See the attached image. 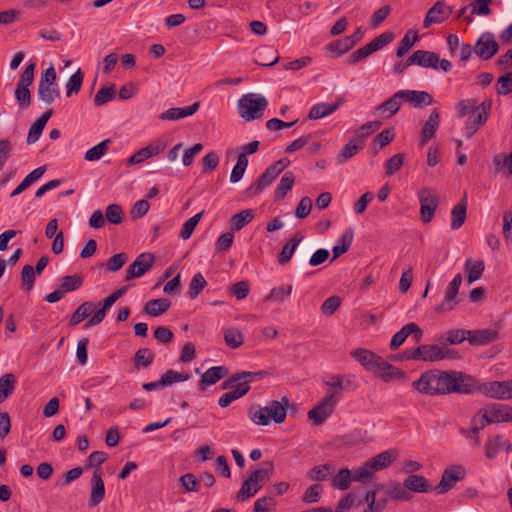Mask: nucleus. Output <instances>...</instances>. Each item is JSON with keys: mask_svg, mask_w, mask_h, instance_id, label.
<instances>
[{"mask_svg": "<svg viewBox=\"0 0 512 512\" xmlns=\"http://www.w3.org/2000/svg\"><path fill=\"white\" fill-rule=\"evenodd\" d=\"M412 387L421 394L436 396L448 394H472L473 377L456 370L431 369L423 372L412 382Z\"/></svg>", "mask_w": 512, "mask_h": 512, "instance_id": "obj_1", "label": "nucleus"}, {"mask_svg": "<svg viewBox=\"0 0 512 512\" xmlns=\"http://www.w3.org/2000/svg\"><path fill=\"white\" fill-rule=\"evenodd\" d=\"M268 106L267 99L257 93L243 95L238 101V113L246 121L260 119Z\"/></svg>", "mask_w": 512, "mask_h": 512, "instance_id": "obj_2", "label": "nucleus"}, {"mask_svg": "<svg viewBox=\"0 0 512 512\" xmlns=\"http://www.w3.org/2000/svg\"><path fill=\"white\" fill-rule=\"evenodd\" d=\"M267 375L268 373L264 370L257 372L242 371L233 374L231 377L225 380L222 383L221 388L230 389V391L235 392L239 398H242L249 392L251 382L262 379Z\"/></svg>", "mask_w": 512, "mask_h": 512, "instance_id": "obj_3", "label": "nucleus"}, {"mask_svg": "<svg viewBox=\"0 0 512 512\" xmlns=\"http://www.w3.org/2000/svg\"><path fill=\"white\" fill-rule=\"evenodd\" d=\"M341 397L335 390H328L322 400L308 412V418L313 420L315 425H321L333 413L334 407Z\"/></svg>", "mask_w": 512, "mask_h": 512, "instance_id": "obj_4", "label": "nucleus"}, {"mask_svg": "<svg viewBox=\"0 0 512 512\" xmlns=\"http://www.w3.org/2000/svg\"><path fill=\"white\" fill-rule=\"evenodd\" d=\"M473 384V393L479 391L490 398L499 400L512 399L511 380L491 381L478 384V381L473 378Z\"/></svg>", "mask_w": 512, "mask_h": 512, "instance_id": "obj_5", "label": "nucleus"}, {"mask_svg": "<svg viewBox=\"0 0 512 512\" xmlns=\"http://www.w3.org/2000/svg\"><path fill=\"white\" fill-rule=\"evenodd\" d=\"M466 468L461 464H453L443 470L440 482L434 487L437 494L443 495L453 489L457 482L466 477Z\"/></svg>", "mask_w": 512, "mask_h": 512, "instance_id": "obj_6", "label": "nucleus"}, {"mask_svg": "<svg viewBox=\"0 0 512 512\" xmlns=\"http://www.w3.org/2000/svg\"><path fill=\"white\" fill-rule=\"evenodd\" d=\"M445 356L442 348L436 344H423L403 352V359L425 362H437L445 359Z\"/></svg>", "mask_w": 512, "mask_h": 512, "instance_id": "obj_7", "label": "nucleus"}, {"mask_svg": "<svg viewBox=\"0 0 512 512\" xmlns=\"http://www.w3.org/2000/svg\"><path fill=\"white\" fill-rule=\"evenodd\" d=\"M418 198L420 202L421 220L424 223H429L434 217V213L438 207V196L432 188L424 187L418 192Z\"/></svg>", "mask_w": 512, "mask_h": 512, "instance_id": "obj_8", "label": "nucleus"}, {"mask_svg": "<svg viewBox=\"0 0 512 512\" xmlns=\"http://www.w3.org/2000/svg\"><path fill=\"white\" fill-rule=\"evenodd\" d=\"M453 13V7L447 5L445 1H436L427 11L423 20V28L427 29L433 24H441L450 18Z\"/></svg>", "mask_w": 512, "mask_h": 512, "instance_id": "obj_9", "label": "nucleus"}, {"mask_svg": "<svg viewBox=\"0 0 512 512\" xmlns=\"http://www.w3.org/2000/svg\"><path fill=\"white\" fill-rule=\"evenodd\" d=\"M155 263V256L152 253L144 252L136 257L134 262L127 268L125 280L130 281L139 278L148 272Z\"/></svg>", "mask_w": 512, "mask_h": 512, "instance_id": "obj_10", "label": "nucleus"}, {"mask_svg": "<svg viewBox=\"0 0 512 512\" xmlns=\"http://www.w3.org/2000/svg\"><path fill=\"white\" fill-rule=\"evenodd\" d=\"M462 283V276L460 273L454 276L451 282L448 285L447 291L445 293L444 300L437 306H435L434 311L436 313H446L454 309V307L458 304L457 295L459 292L460 285Z\"/></svg>", "mask_w": 512, "mask_h": 512, "instance_id": "obj_11", "label": "nucleus"}, {"mask_svg": "<svg viewBox=\"0 0 512 512\" xmlns=\"http://www.w3.org/2000/svg\"><path fill=\"white\" fill-rule=\"evenodd\" d=\"M499 50V44L490 32L483 33L474 45L475 54L482 60L491 59Z\"/></svg>", "mask_w": 512, "mask_h": 512, "instance_id": "obj_12", "label": "nucleus"}, {"mask_svg": "<svg viewBox=\"0 0 512 512\" xmlns=\"http://www.w3.org/2000/svg\"><path fill=\"white\" fill-rule=\"evenodd\" d=\"M279 176L276 170L270 165L265 171L257 178V180L251 183L244 191V195L247 198H252L259 195L266 187Z\"/></svg>", "mask_w": 512, "mask_h": 512, "instance_id": "obj_13", "label": "nucleus"}, {"mask_svg": "<svg viewBox=\"0 0 512 512\" xmlns=\"http://www.w3.org/2000/svg\"><path fill=\"white\" fill-rule=\"evenodd\" d=\"M105 497V484L102 479L101 469L98 467L94 470L91 478V493L88 501L89 507L98 506Z\"/></svg>", "mask_w": 512, "mask_h": 512, "instance_id": "obj_14", "label": "nucleus"}, {"mask_svg": "<svg viewBox=\"0 0 512 512\" xmlns=\"http://www.w3.org/2000/svg\"><path fill=\"white\" fill-rule=\"evenodd\" d=\"M411 334H414L416 342H419L422 338L423 332L416 323L410 322L404 325L400 331L393 335L390 341V349H398Z\"/></svg>", "mask_w": 512, "mask_h": 512, "instance_id": "obj_15", "label": "nucleus"}, {"mask_svg": "<svg viewBox=\"0 0 512 512\" xmlns=\"http://www.w3.org/2000/svg\"><path fill=\"white\" fill-rule=\"evenodd\" d=\"M371 372L385 382H389L403 376V372L399 368L388 363L380 356L378 357V361H376L374 369Z\"/></svg>", "mask_w": 512, "mask_h": 512, "instance_id": "obj_16", "label": "nucleus"}, {"mask_svg": "<svg viewBox=\"0 0 512 512\" xmlns=\"http://www.w3.org/2000/svg\"><path fill=\"white\" fill-rule=\"evenodd\" d=\"M403 101L408 102L413 108H424L434 102L433 96L427 91L401 90Z\"/></svg>", "mask_w": 512, "mask_h": 512, "instance_id": "obj_17", "label": "nucleus"}, {"mask_svg": "<svg viewBox=\"0 0 512 512\" xmlns=\"http://www.w3.org/2000/svg\"><path fill=\"white\" fill-rule=\"evenodd\" d=\"M499 332L496 329H477L467 332V340L471 345H487L496 341Z\"/></svg>", "mask_w": 512, "mask_h": 512, "instance_id": "obj_18", "label": "nucleus"}, {"mask_svg": "<svg viewBox=\"0 0 512 512\" xmlns=\"http://www.w3.org/2000/svg\"><path fill=\"white\" fill-rule=\"evenodd\" d=\"M440 125V112L437 108L433 109L424 122L421 129L420 145H425L430 139H432Z\"/></svg>", "mask_w": 512, "mask_h": 512, "instance_id": "obj_19", "label": "nucleus"}, {"mask_svg": "<svg viewBox=\"0 0 512 512\" xmlns=\"http://www.w3.org/2000/svg\"><path fill=\"white\" fill-rule=\"evenodd\" d=\"M229 374V370L225 366H214L207 369L199 380L198 387L204 391L207 386L216 384L219 380L226 377Z\"/></svg>", "mask_w": 512, "mask_h": 512, "instance_id": "obj_20", "label": "nucleus"}, {"mask_svg": "<svg viewBox=\"0 0 512 512\" xmlns=\"http://www.w3.org/2000/svg\"><path fill=\"white\" fill-rule=\"evenodd\" d=\"M402 101L403 93L401 90H399L395 92L390 98L377 106L376 110L382 115L383 118H390L400 110Z\"/></svg>", "mask_w": 512, "mask_h": 512, "instance_id": "obj_21", "label": "nucleus"}, {"mask_svg": "<svg viewBox=\"0 0 512 512\" xmlns=\"http://www.w3.org/2000/svg\"><path fill=\"white\" fill-rule=\"evenodd\" d=\"M403 486L412 492L428 493L434 490V487L422 475L411 474L404 479Z\"/></svg>", "mask_w": 512, "mask_h": 512, "instance_id": "obj_22", "label": "nucleus"}, {"mask_svg": "<svg viewBox=\"0 0 512 512\" xmlns=\"http://www.w3.org/2000/svg\"><path fill=\"white\" fill-rule=\"evenodd\" d=\"M398 452L396 450H386L376 456L369 459L367 467L370 468L373 473L384 468H387L397 457Z\"/></svg>", "mask_w": 512, "mask_h": 512, "instance_id": "obj_23", "label": "nucleus"}, {"mask_svg": "<svg viewBox=\"0 0 512 512\" xmlns=\"http://www.w3.org/2000/svg\"><path fill=\"white\" fill-rule=\"evenodd\" d=\"M289 400L286 396L282 397V402L272 400L266 406L269 413V419H272L275 423L281 424L286 418V406H288Z\"/></svg>", "mask_w": 512, "mask_h": 512, "instance_id": "obj_24", "label": "nucleus"}, {"mask_svg": "<svg viewBox=\"0 0 512 512\" xmlns=\"http://www.w3.org/2000/svg\"><path fill=\"white\" fill-rule=\"evenodd\" d=\"M53 110H48L44 112L30 127L28 136H27V143L32 144L36 142L40 136L42 135V132L48 122V120L52 117Z\"/></svg>", "mask_w": 512, "mask_h": 512, "instance_id": "obj_25", "label": "nucleus"}, {"mask_svg": "<svg viewBox=\"0 0 512 512\" xmlns=\"http://www.w3.org/2000/svg\"><path fill=\"white\" fill-rule=\"evenodd\" d=\"M488 413L495 423L512 422V407L500 403L486 406Z\"/></svg>", "mask_w": 512, "mask_h": 512, "instance_id": "obj_26", "label": "nucleus"}, {"mask_svg": "<svg viewBox=\"0 0 512 512\" xmlns=\"http://www.w3.org/2000/svg\"><path fill=\"white\" fill-rule=\"evenodd\" d=\"M351 356L370 372L374 369L375 363L378 361L379 357L374 352L362 348L351 351Z\"/></svg>", "mask_w": 512, "mask_h": 512, "instance_id": "obj_27", "label": "nucleus"}, {"mask_svg": "<svg viewBox=\"0 0 512 512\" xmlns=\"http://www.w3.org/2000/svg\"><path fill=\"white\" fill-rule=\"evenodd\" d=\"M342 100L338 99L334 103H319L314 105L308 114V118L312 120L320 119L334 113L341 105Z\"/></svg>", "mask_w": 512, "mask_h": 512, "instance_id": "obj_28", "label": "nucleus"}, {"mask_svg": "<svg viewBox=\"0 0 512 512\" xmlns=\"http://www.w3.org/2000/svg\"><path fill=\"white\" fill-rule=\"evenodd\" d=\"M467 215V200L466 195L458 202L451 211V229H459L465 222Z\"/></svg>", "mask_w": 512, "mask_h": 512, "instance_id": "obj_29", "label": "nucleus"}, {"mask_svg": "<svg viewBox=\"0 0 512 512\" xmlns=\"http://www.w3.org/2000/svg\"><path fill=\"white\" fill-rule=\"evenodd\" d=\"M295 183V175L292 171H287L281 177L279 184L274 191V198L277 201L283 200L287 193L292 189Z\"/></svg>", "mask_w": 512, "mask_h": 512, "instance_id": "obj_30", "label": "nucleus"}, {"mask_svg": "<svg viewBox=\"0 0 512 512\" xmlns=\"http://www.w3.org/2000/svg\"><path fill=\"white\" fill-rule=\"evenodd\" d=\"M293 292L292 284H282L270 290L269 294L265 296V302H277L282 304Z\"/></svg>", "mask_w": 512, "mask_h": 512, "instance_id": "obj_31", "label": "nucleus"}, {"mask_svg": "<svg viewBox=\"0 0 512 512\" xmlns=\"http://www.w3.org/2000/svg\"><path fill=\"white\" fill-rule=\"evenodd\" d=\"M171 306V301L167 298L153 299L144 305V312L150 316L156 317L165 313Z\"/></svg>", "mask_w": 512, "mask_h": 512, "instance_id": "obj_32", "label": "nucleus"}, {"mask_svg": "<svg viewBox=\"0 0 512 512\" xmlns=\"http://www.w3.org/2000/svg\"><path fill=\"white\" fill-rule=\"evenodd\" d=\"M46 171L45 166H40L31 171L23 181L11 192L10 197H15L26 190L34 182L40 179Z\"/></svg>", "mask_w": 512, "mask_h": 512, "instance_id": "obj_33", "label": "nucleus"}, {"mask_svg": "<svg viewBox=\"0 0 512 512\" xmlns=\"http://www.w3.org/2000/svg\"><path fill=\"white\" fill-rule=\"evenodd\" d=\"M354 232L352 228L346 229L338 240L339 245H335L332 249L333 257L331 261H334L342 254L346 253L353 241Z\"/></svg>", "mask_w": 512, "mask_h": 512, "instance_id": "obj_34", "label": "nucleus"}, {"mask_svg": "<svg viewBox=\"0 0 512 512\" xmlns=\"http://www.w3.org/2000/svg\"><path fill=\"white\" fill-rule=\"evenodd\" d=\"M96 308L95 303L91 301L83 302L77 307L69 319V326H76L84 319L90 316L93 310Z\"/></svg>", "mask_w": 512, "mask_h": 512, "instance_id": "obj_35", "label": "nucleus"}, {"mask_svg": "<svg viewBox=\"0 0 512 512\" xmlns=\"http://www.w3.org/2000/svg\"><path fill=\"white\" fill-rule=\"evenodd\" d=\"M16 383L17 379L13 373H6L0 377V403L13 394Z\"/></svg>", "mask_w": 512, "mask_h": 512, "instance_id": "obj_36", "label": "nucleus"}, {"mask_svg": "<svg viewBox=\"0 0 512 512\" xmlns=\"http://www.w3.org/2000/svg\"><path fill=\"white\" fill-rule=\"evenodd\" d=\"M83 283L84 279L81 274L67 275L59 279V287L64 294L80 289Z\"/></svg>", "mask_w": 512, "mask_h": 512, "instance_id": "obj_37", "label": "nucleus"}, {"mask_svg": "<svg viewBox=\"0 0 512 512\" xmlns=\"http://www.w3.org/2000/svg\"><path fill=\"white\" fill-rule=\"evenodd\" d=\"M335 472V467L332 463H326L324 465H318L311 468L307 477L313 481H325Z\"/></svg>", "mask_w": 512, "mask_h": 512, "instance_id": "obj_38", "label": "nucleus"}, {"mask_svg": "<svg viewBox=\"0 0 512 512\" xmlns=\"http://www.w3.org/2000/svg\"><path fill=\"white\" fill-rule=\"evenodd\" d=\"M301 241L302 236L300 233H296L291 239L288 240V242L282 247V250L278 256V261L280 264H286L291 260L295 249Z\"/></svg>", "mask_w": 512, "mask_h": 512, "instance_id": "obj_39", "label": "nucleus"}, {"mask_svg": "<svg viewBox=\"0 0 512 512\" xmlns=\"http://www.w3.org/2000/svg\"><path fill=\"white\" fill-rule=\"evenodd\" d=\"M363 147L364 143H359L356 137L353 138L341 149L337 156V162L339 164H343L344 162L352 158L354 155H356L358 151L362 150Z\"/></svg>", "mask_w": 512, "mask_h": 512, "instance_id": "obj_40", "label": "nucleus"}, {"mask_svg": "<svg viewBox=\"0 0 512 512\" xmlns=\"http://www.w3.org/2000/svg\"><path fill=\"white\" fill-rule=\"evenodd\" d=\"M493 164L496 173L503 172L506 177L512 175V152L509 155L504 153L495 155Z\"/></svg>", "mask_w": 512, "mask_h": 512, "instance_id": "obj_41", "label": "nucleus"}, {"mask_svg": "<svg viewBox=\"0 0 512 512\" xmlns=\"http://www.w3.org/2000/svg\"><path fill=\"white\" fill-rule=\"evenodd\" d=\"M261 468L253 471L249 477L254 480V484L263 485L265 482L269 481L272 472L274 470V465L271 461H265L261 463Z\"/></svg>", "mask_w": 512, "mask_h": 512, "instance_id": "obj_42", "label": "nucleus"}, {"mask_svg": "<svg viewBox=\"0 0 512 512\" xmlns=\"http://www.w3.org/2000/svg\"><path fill=\"white\" fill-rule=\"evenodd\" d=\"M262 488L261 484H254V480L248 477L243 483L236 495L237 501L243 502L254 496Z\"/></svg>", "mask_w": 512, "mask_h": 512, "instance_id": "obj_43", "label": "nucleus"}, {"mask_svg": "<svg viewBox=\"0 0 512 512\" xmlns=\"http://www.w3.org/2000/svg\"><path fill=\"white\" fill-rule=\"evenodd\" d=\"M249 418L253 423L260 426H266L270 423L269 413L266 407L252 405L248 410Z\"/></svg>", "mask_w": 512, "mask_h": 512, "instance_id": "obj_44", "label": "nucleus"}, {"mask_svg": "<svg viewBox=\"0 0 512 512\" xmlns=\"http://www.w3.org/2000/svg\"><path fill=\"white\" fill-rule=\"evenodd\" d=\"M352 481L353 476L351 474V471L347 468H343L340 469L338 473L334 476L331 486L335 489L344 491L350 487Z\"/></svg>", "mask_w": 512, "mask_h": 512, "instance_id": "obj_45", "label": "nucleus"}, {"mask_svg": "<svg viewBox=\"0 0 512 512\" xmlns=\"http://www.w3.org/2000/svg\"><path fill=\"white\" fill-rule=\"evenodd\" d=\"M485 264L483 260L474 263L470 259L465 262V270L467 271L468 282L471 284L479 280L484 272Z\"/></svg>", "mask_w": 512, "mask_h": 512, "instance_id": "obj_46", "label": "nucleus"}, {"mask_svg": "<svg viewBox=\"0 0 512 512\" xmlns=\"http://www.w3.org/2000/svg\"><path fill=\"white\" fill-rule=\"evenodd\" d=\"M254 218V212L252 209L242 210L239 213L235 214L231 219V227L239 231L247 224H249Z\"/></svg>", "mask_w": 512, "mask_h": 512, "instance_id": "obj_47", "label": "nucleus"}, {"mask_svg": "<svg viewBox=\"0 0 512 512\" xmlns=\"http://www.w3.org/2000/svg\"><path fill=\"white\" fill-rule=\"evenodd\" d=\"M354 47L353 41H351L348 36L333 41L327 45V50L333 53L335 56L339 57L346 52L350 51Z\"/></svg>", "mask_w": 512, "mask_h": 512, "instance_id": "obj_48", "label": "nucleus"}, {"mask_svg": "<svg viewBox=\"0 0 512 512\" xmlns=\"http://www.w3.org/2000/svg\"><path fill=\"white\" fill-rule=\"evenodd\" d=\"M418 34L416 31L409 30L406 32L402 40L399 42V45L396 50L397 57L404 56L411 47L415 44V42L418 40Z\"/></svg>", "mask_w": 512, "mask_h": 512, "instance_id": "obj_49", "label": "nucleus"}, {"mask_svg": "<svg viewBox=\"0 0 512 512\" xmlns=\"http://www.w3.org/2000/svg\"><path fill=\"white\" fill-rule=\"evenodd\" d=\"M154 357V353L149 348L139 349L133 357L135 368L150 366L154 361Z\"/></svg>", "mask_w": 512, "mask_h": 512, "instance_id": "obj_50", "label": "nucleus"}, {"mask_svg": "<svg viewBox=\"0 0 512 512\" xmlns=\"http://www.w3.org/2000/svg\"><path fill=\"white\" fill-rule=\"evenodd\" d=\"M439 55L435 52L418 50V65L424 68H438Z\"/></svg>", "mask_w": 512, "mask_h": 512, "instance_id": "obj_51", "label": "nucleus"}, {"mask_svg": "<svg viewBox=\"0 0 512 512\" xmlns=\"http://www.w3.org/2000/svg\"><path fill=\"white\" fill-rule=\"evenodd\" d=\"M37 93L39 99L47 105L52 104L55 98L60 97V90L57 86L38 85Z\"/></svg>", "mask_w": 512, "mask_h": 512, "instance_id": "obj_52", "label": "nucleus"}, {"mask_svg": "<svg viewBox=\"0 0 512 512\" xmlns=\"http://www.w3.org/2000/svg\"><path fill=\"white\" fill-rule=\"evenodd\" d=\"M394 137L395 132L393 128H386L382 130L373 141L374 154H377L380 149L392 142Z\"/></svg>", "mask_w": 512, "mask_h": 512, "instance_id": "obj_53", "label": "nucleus"}, {"mask_svg": "<svg viewBox=\"0 0 512 512\" xmlns=\"http://www.w3.org/2000/svg\"><path fill=\"white\" fill-rule=\"evenodd\" d=\"M224 340L230 348L236 349L243 344L244 337L237 328L231 327L224 330Z\"/></svg>", "mask_w": 512, "mask_h": 512, "instance_id": "obj_54", "label": "nucleus"}, {"mask_svg": "<svg viewBox=\"0 0 512 512\" xmlns=\"http://www.w3.org/2000/svg\"><path fill=\"white\" fill-rule=\"evenodd\" d=\"M248 157H245L244 154H239L237 162L235 166L232 169L231 175H230V182L231 183H237L239 182L247 169L248 166Z\"/></svg>", "mask_w": 512, "mask_h": 512, "instance_id": "obj_55", "label": "nucleus"}, {"mask_svg": "<svg viewBox=\"0 0 512 512\" xmlns=\"http://www.w3.org/2000/svg\"><path fill=\"white\" fill-rule=\"evenodd\" d=\"M111 143L110 139H105L94 147L90 148L85 153V159L87 161H97L99 160L109 148V144Z\"/></svg>", "mask_w": 512, "mask_h": 512, "instance_id": "obj_56", "label": "nucleus"}, {"mask_svg": "<svg viewBox=\"0 0 512 512\" xmlns=\"http://www.w3.org/2000/svg\"><path fill=\"white\" fill-rule=\"evenodd\" d=\"M161 384L164 387L171 386L174 383L184 382L190 378V375L183 372H177L175 370H167L161 377Z\"/></svg>", "mask_w": 512, "mask_h": 512, "instance_id": "obj_57", "label": "nucleus"}, {"mask_svg": "<svg viewBox=\"0 0 512 512\" xmlns=\"http://www.w3.org/2000/svg\"><path fill=\"white\" fill-rule=\"evenodd\" d=\"M206 285L207 281L205 280L203 275L200 272L196 273L190 281L188 288V296L191 299L197 298Z\"/></svg>", "mask_w": 512, "mask_h": 512, "instance_id": "obj_58", "label": "nucleus"}, {"mask_svg": "<svg viewBox=\"0 0 512 512\" xmlns=\"http://www.w3.org/2000/svg\"><path fill=\"white\" fill-rule=\"evenodd\" d=\"M116 96L115 86L111 85L110 87H101L96 93L93 102L95 106H102L107 102L113 100Z\"/></svg>", "mask_w": 512, "mask_h": 512, "instance_id": "obj_59", "label": "nucleus"}, {"mask_svg": "<svg viewBox=\"0 0 512 512\" xmlns=\"http://www.w3.org/2000/svg\"><path fill=\"white\" fill-rule=\"evenodd\" d=\"M84 74L79 68L74 74L70 76L66 84V95L70 97L72 93H78L81 89Z\"/></svg>", "mask_w": 512, "mask_h": 512, "instance_id": "obj_60", "label": "nucleus"}, {"mask_svg": "<svg viewBox=\"0 0 512 512\" xmlns=\"http://www.w3.org/2000/svg\"><path fill=\"white\" fill-rule=\"evenodd\" d=\"M35 275H37V274L31 265L27 264L22 268L21 283H22V288L25 291L29 292L32 290L34 283H35Z\"/></svg>", "mask_w": 512, "mask_h": 512, "instance_id": "obj_61", "label": "nucleus"}, {"mask_svg": "<svg viewBox=\"0 0 512 512\" xmlns=\"http://www.w3.org/2000/svg\"><path fill=\"white\" fill-rule=\"evenodd\" d=\"M503 438L501 435L490 436L485 444V454L492 459L496 453L502 448Z\"/></svg>", "mask_w": 512, "mask_h": 512, "instance_id": "obj_62", "label": "nucleus"}, {"mask_svg": "<svg viewBox=\"0 0 512 512\" xmlns=\"http://www.w3.org/2000/svg\"><path fill=\"white\" fill-rule=\"evenodd\" d=\"M128 261V255L124 252L117 253L106 262L107 271L114 273L119 271Z\"/></svg>", "mask_w": 512, "mask_h": 512, "instance_id": "obj_63", "label": "nucleus"}, {"mask_svg": "<svg viewBox=\"0 0 512 512\" xmlns=\"http://www.w3.org/2000/svg\"><path fill=\"white\" fill-rule=\"evenodd\" d=\"M496 91L499 95H507L512 92V71L498 78Z\"/></svg>", "mask_w": 512, "mask_h": 512, "instance_id": "obj_64", "label": "nucleus"}]
</instances>
